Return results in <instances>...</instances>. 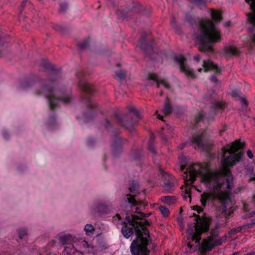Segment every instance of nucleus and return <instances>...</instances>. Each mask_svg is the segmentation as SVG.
Here are the masks:
<instances>
[{"instance_id":"72a5a7b5","label":"nucleus","mask_w":255,"mask_h":255,"mask_svg":"<svg viewBox=\"0 0 255 255\" xmlns=\"http://www.w3.org/2000/svg\"><path fill=\"white\" fill-rule=\"evenodd\" d=\"M19 237L22 239L25 236L27 235V231L25 229H20L19 231Z\"/></svg>"},{"instance_id":"13d9d810","label":"nucleus","mask_w":255,"mask_h":255,"mask_svg":"<svg viewBox=\"0 0 255 255\" xmlns=\"http://www.w3.org/2000/svg\"><path fill=\"white\" fill-rule=\"evenodd\" d=\"M116 216L119 220L121 219V217L119 214H117Z\"/></svg>"},{"instance_id":"2f4dec72","label":"nucleus","mask_w":255,"mask_h":255,"mask_svg":"<svg viewBox=\"0 0 255 255\" xmlns=\"http://www.w3.org/2000/svg\"><path fill=\"white\" fill-rule=\"evenodd\" d=\"M184 199L186 200H187L188 198H189V201L191 202V195L190 188H186L185 193L183 195Z\"/></svg>"},{"instance_id":"e2e57ef3","label":"nucleus","mask_w":255,"mask_h":255,"mask_svg":"<svg viewBox=\"0 0 255 255\" xmlns=\"http://www.w3.org/2000/svg\"><path fill=\"white\" fill-rule=\"evenodd\" d=\"M188 247H190V248H191V245H190V244H188Z\"/></svg>"},{"instance_id":"bf43d9fd","label":"nucleus","mask_w":255,"mask_h":255,"mask_svg":"<svg viewBox=\"0 0 255 255\" xmlns=\"http://www.w3.org/2000/svg\"><path fill=\"white\" fill-rule=\"evenodd\" d=\"M27 0H23L22 5L23 6L27 2Z\"/></svg>"},{"instance_id":"680f3d73","label":"nucleus","mask_w":255,"mask_h":255,"mask_svg":"<svg viewBox=\"0 0 255 255\" xmlns=\"http://www.w3.org/2000/svg\"><path fill=\"white\" fill-rule=\"evenodd\" d=\"M202 70V69L201 68H199L198 69V71L199 72H201Z\"/></svg>"},{"instance_id":"473e14b6","label":"nucleus","mask_w":255,"mask_h":255,"mask_svg":"<svg viewBox=\"0 0 255 255\" xmlns=\"http://www.w3.org/2000/svg\"><path fill=\"white\" fill-rule=\"evenodd\" d=\"M78 46L82 49L88 47L89 46V41L88 40H86L84 41L80 42L78 44Z\"/></svg>"},{"instance_id":"cd10ccee","label":"nucleus","mask_w":255,"mask_h":255,"mask_svg":"<svg viewBox=\"0 0 255 255\" xmlns=\"http://www.w3.org/2000/svg\"><path fill=\"white\" fill-rule=\"evenodd\" d=\"M134 194L132 195L130 194H127L128 202L132 205L135 206L137 204V202L134 199Z\"/></svg>"},{"instance_id":"0e129e2a","label":"nucleus","mask_w":255,"mask_h":255,"mask_svg":"<svg viewBox=\"0 0 255 255\" xmlns=\"http://www.w3.org/2000/svg\"><path fill=\"white\" fill-rule=\"evenodd\" d=\"M158 111H156V114H157Z\"/></svg>"},{"instance_id":"7c9ffc66","label":"nucleus","mask_w":255,"mask_h":255,"mask_svg":"<svg viewBox=\"0 0 255 255\" xmlns=\"http://www.w3.org/2000/svg\"><path fill=\"white\" fill-rule=\"evenodd\" d=\"M126 74H127V73L126 71H119L116 72V78L119 80H122L125 78Z\"/></svg>"},{"instance_id":"49530a36","label":"nucleus","mask_w":255,"mask_h":255,"mask_svg":"<svg viewBox=\"0 0 255 255\" xmlns=\"http://www.w3.org/2000/svg\"><path fill=\"white\" fill-rule=\"evenodd\" d=\"M195 1L199 4H202L205 3L204 0H195Z\"/></svg>"},{"instance_id":"a211bd4d","label":"nucleus","mask_w":255,"mask_h":255,"mask_svg":"<svg viewBox=\"0 0 255 255\" xmlns=\"http://www.w3.org/2000/svg\"><path fill=\"white\" fill-rule=\"evenodd\" d=\"M149 79L150 80H153L156 82L157 87H159V84H163L166 88H169L170 86L169 84L165 80H158L157 76L154 73H150L149 74Z\"/></svg>"},{"instance_id":"f257e3e1","label":"nucleus","mask_w":255,"mask_h":255,"mask_svg":"<svg viewBox=\"0 0 255 255\" xmlns=\"http://www.w3.org/2000/svg\"><path fill=\"white\" fill-rule=\"evenodd\" d=\"M236 155H231L224 161V166L220 171H211L204 169L199 164H193L187 169L189 175H187V179L185 180L186 185L192 184L196 179L198 175H200L202 182L206 186L212 184V190L210 192H204L201 195L200 202L202 206L206 205L207 201L211 198L212 201L219 200L225 201L228 197L227 194L221 190L224 184V179L223 175L228 176L230 171L227 168V165L232 164V160Z\"/></svg>"},{"instance_id":"0eeeda50","label":"nucleus","mask_w":255,"mask_h":255,"mask_svg":"<svg viewBox=\"0 0 255 255\" xmlns=\"http://www.w3.org/2000/svg\"><path fill=\"white\" fill-rule=\"evenodd\" d=\"M222 244V240L218 237L215 231H212L209 237L204 239L200 246V251L205 253L211 251L214 247Z\"/></svg>"},{"instance_id":"bb28decb","label":"nucleus","mask_w":255,"mask_h":255,"mask_svg":"<svg viewBox=\"0 0 255 255\" xmlns=\"http://www.w3.org/2000/svg\"><path fill=\"white\" fill-rule=\"evenodd\" d=\"M138 189V185L133 181L129 182V190L131 193L135 194Z\"/></svg>"},{"instance_id":"3c124183","label":"nucleus","mask_w":255,"mask_h":255,"mask_svg":"<svg viewBox=\"0 0 255 255\" xmlns=\"http://www.w3.org/2000/svg\"><path fill=\"white\" fill-rule=\"evenodd\" d=\"M87 101L88 102L89 106H91L92 107H94L93 104L89 100H87Z\"/></svg>"},{"instance_id":"4be33fe9","label":"nucleus","mask_w":255,"mask_h":255,"mask_svg":"<svg viewBox=\"0 0 255 255\" xmlns=\"http://www.w3.org/2000/svg\"><path fill=\"white\" fill-rule=\"evenodd\" d=\"M172 108L169 103L168 98L167 97L165 102L164 107L163 110V113L166 116L171 113Z\"/></svg>"},{"instance_id":"c03bdc74","label":"nucleus","mask_w":255,"mask_h":255,"mask_svg":"<svg viewBox=\"0 0 255 255\" xmlns=\"http://www.w3.org/2000/svg\"><path fill=\"white\" fill-rule=\"evenodd\" d=\"M251 40L252 43L255 46V33L251 37Z\"/></svg>"},{"instance_id":"603ef678","label":"nucleus","mask_w":255,"mask_h":255,"mask_svg":"<svg viewBox=\"0 0 255 255\" xmlns=\"http://www.w3.org/2000/svg\"><path fill=\"white\" fill-rule=\"evenodd\" d=\"M244 255H255V252H251Z\"/></svg>"},{"instance_id":"8fccbe9b","label":"nucleus","mask_w":255,"mask_h":255,"mask_svg":"<svg viewBox=\"0 0 255 255\" xmlns=\"http://www.w3.org/2000/svg\"><path fill=\"white\" fill-rule=\"evenodd\" d=\"M230 24H231L230 21H227L224 24V26H226V27H228V26H229L230 25Z\"/></svg>"},{"instance_id":"c9c22d12","label":"nucleus","mask_w":255,"mask_h":255,"mask_svg":"<svg viewBox=\"0 0 255 255\" xmlns=\"http://www.w3.org/2000/svg\"><path fill=\"white\" fill-rule=\"evenodd\" d=\"M61 100L65 104H67L71 100V98L69 96H65L61 98Z\"/></svg>"},{"instance_id":"6ab92c4d","label":"nucleus","mask_w":255,"mask_h":255,"mask_svg":"<svg viewBox=\"0 0 255 255\" xmlns=\"http://www.w3.org/2000/svg\"><path fill=\"white\" fill-rule=\"evenodd\" d=\"M76 250L75 247L72 244H69L66 245L63 252V255H73L75 253Z\"/></svg>"},{"instance_id":"393cba45","label":"nucleus","mask_w":255,"mask_h":255,"mask_svg":"<svg viewBox=\"0 0 255 255\" xmlns=\"http://www.w3.org/2000/svg\"><path fill=\"white\" fill-rule=\"evenodd\" d=\"M225 52L227 55H237L239 53V50L236 47L230 46L226 48Z\"/></svg>"},{"instance_id":"aec40b11","label":"nucleus","mask_w":255,"mask_h":255,"mask_svg":"<svg viewBox=\"0 0 255 255\" xmlns=\"http://www.w3.org/2000/svg\"><path fill=\"white\" fill-rule=\"evenodd\" d=\"M121 231L124 236L127 239L129 238L133 234L132 229L127 225L123 227Z\"/></svg>"},{"instance_id":"58836bf2","label":"nucleus","mask_w":255,"mask_h":255,"mask_svg":"<svg viewBox=\"0 0 255 255\" xmlns=\"http://www.w3.org/2000/svg\"><path fill=\"white\" fill-rule=\"evenodd\" d=\"M241 230H242V228L241 227H238L237 228H235L234 229L230 231V233L231 234H235L237 233L240 232L241 231Z\"/></svg>"},{"instance_id":"37998d69","label":"nucleus","mask_w":255,"mask_h":255,"mask_svg":"<svg viewBox=\"0 0 255 255\" xmlns=\"http://www.w3.org/2000/svg\"><path fill=\"white\" fill-rule=\"evenodd\" d=\"M194 59L197 62H199L201 59V56L199 54H197L194 56Z\"/></svg>"},{"instance_id":"69168bd1","label":"nucleus","mask_w":255,"mask_h":255,"mask_svg":"<svg viewBox=\"0 0 255 255\" xmlns=\"http://www.w3.org/2000/svg\"><path fill=\"white\" fill-rule=\"evenodd\" d=\"M254 198L255 199V195L254 196Z\"/></svg>"},{"instance_id":"ddd939ff","label":"nucleus","mask_w":255,"mask_h":255,"mask_svg":"<svg viewBox=\"0 0 255 255\" xmlns=\"http://www.w3.org/2000/svg\"><path fill=\"white\" fill-rule=\"evenodd\" d=\"M127 9H125L126 12L130 11L133 13H139L141 11V5L137 2H134L132 0H129L127 5Z\"/></svg>"},{"instance_id":"5701e85b","label":"nucleus","mask_w":255,"mask_h":255,"mask_svg":"<svg viewBox=\"0 0 255 255\" xmlns=\"http://www.w3.org/2000/svg\"><path fill=\"white\" fill-rule=\"evenodd\" d=\"M161 199L162 202L168 204H174L176 201L175 197L171 196H163L161 197Z\"/></svg>"},{"instance_id":"39448f33","label":"nucleus","mask_w":255,"mask_h":255,"mask_svg":"<svg viewBox=\"0 0 255 255\" xmlns=\"http://www.w3.org/2000/svg\"><path fill=\"white\" fill-rule=\"evenodd\" d=\"M193 216L196 217V223L189 225L187 233L192 241L198 243L201 240L202 233L209 230L210 220L204 214L202 216L194 214Z\"/></svg>"},{"instance_id":"c756f323","label":"nucleus","mask_w":255,"mask_h":255,"mask_svg":"<svg viewBox=\"0 0 255 255\" xmlns=\"http://www.w3.org/2000/svg\"><path fill=\"white\" fill-rule=\"evenodd\" d=\"M84 230L86 231V234L89 236L93 233L94 228L92 225L87 224L85 226Z\"/></svg>"},{"instance_id":"9d476101","label":"nucleus","mask_w":255,"mask_h":255,"mask_svg":"<svg viewBox=\"0 0 255 255\" xmlns=\"http://www.w3.org/2000/svg\"><path fill=\"white\" fill-rule=\"evenodd\" d=\"M250 5L252 12L247 13L248 21L251 24L248 29L250 31L255 30V0H246Z\"/></svg>"},{"instance_id":"de8ad7c7","label":"nucleus","mask_w":255,"mask_h":255,"mask_svg":"<svg viewBox=\"0 0 255 255\" xmlns=\"http://www.w3.org/2000/svg\"><path fill=\"white\" fill-rule=\"evenodd\" d=\"M151 214V213H148L147 214H145L144 213H141V216L143 217H147L150 216Z\"/></svg>"},{"instance_id":"6e6552de","label":"nucleus","mask_w":255,"mask_h":255,"mask_svg":"<svg viewBox=\"0 0 255 255\" xmlns=\"http://www.w3.org/2000/svg\"><path fill=\"white\" fill-rule=\"evenodd\" d=\"M130 113L126 116L124 120H120V124L126 129L131 130L133 128V123L137 122V120L135 119L134 121L132 120L133 117L138 119L140 116L137 111H136L134 107L130 108L129 109Z\"/></svg>"},{"instance_id":"a878e982","label":"nucleus","mask_w":255,"mask_h":255,"mask_svg":"<svg viewBox=\"0 0 255 255\" xmlns=\"http://www.w3.org/2000/svg\"><path fill=\"white\" fill-rule=\"evenodd\" d=\"M158 209L160 212L161 214L165 217H168L170 214V211L168 208L162 206H160L158 207Z\"/></svg>"},{"instance_id":"79ce46f5","label":"nucleus","mask_w":255,"mask_h":255,"mask_svg":"<svg viewBox=\"0 0 255 255\" xmlns=\"http://www.w3.org/2000/svg\"><path fill=\"white\" fill-rule=\"evenodd\" d=\"M247 155L248 156V157L250 158V159H252L253 158L254 156H253V154L252 152V151L251 150H248V151H247Z\"/></svg>"},{"instance_id":"dca6fc26","label":"nucleus","mask_w":255,"mask_h":255,"mask_svg":"<svg viewBox=\"0 0 255 255\" xmlns=\"http://www.w3.org/2000/svg\"><path fill=\"white\" fill-rule=\"evenodd\" d=\"M203 134L193 135L192 142L196 144L199 148L205 149H206V145L203 142Z\"/></svg>"},{"instance_id":"7ed1b4c3","label":"nucleus","mask_w":255,"mask_h":255,"mask_svg":"<svg viewBox=\"0 0 255 255\" xmlns=\"http://www.w3.org/2000/svg\"><path fill=\"white\" fill-rule=\"evenodd\" d=\"M198 30L200 33H194L193 39L199 44L201 52H212L213 49L211 44L221 41V31L216 28L212 21L207 19L201 20Z\"/></svg>"},{"instance_id":"2eb2a0df","label":"nucleus","mask_w":255,"mask_h":255,"mask_svg":"<svg viewBox=\"0 0 255 255\" xmlns=\"http://www.w3.org/2000/svg\"><path fill=\"white\" fill-rule=\"evenodd\" d=\"M78 86L80 89L86 94H91L93 91L92 86L87 83L84 80V79H79Z\"/></svg>"},{"instance_id":"a18cd8bd","label":"nucleus","mask_w":255,"mask_h":255,"mask_svg":"<svg viewBox=\"0 0 255 255\" xmlns=\"http://www.w3.org/2000/svg\"><path fill=\"white\" fill-rule=\"evenodd\" d=\"M223 106V105L222 103H217L215 104V107L217 108H222Z\"/></svg>"},{"instance_id":"338daca9","label":"nucleus","mask_w":255,"mask_h":255,"mask_svg":"<svg viewBox=\"0 0 255 255\" xmlns=\"http://www.w3.org/2000/svg\"><path fill=\"white\" fill-rule=\"evenodd\" d=\"M165 255H166V254H165Z\"/></svg>"},{"instance_id":"20e7f679","label":"nucleus","mask_w":255,"mask_h":255,"mask_svg":"<svg viewBox=\"0 0 255 255\" xmlns=\"http://www.w3.org/2000/svg\"><path fill=\"white\" fill-rule=\"evenodd\" d=\"M245 146V144L244 143H242L240 142L239 140H236L234 142H233L231 145H228V148L226 149H224L223 151V157L222 160V166L220 168V169L219 170H216L215 171H220L222 168L224 166V161L229 157L231 156V155H236V157H235L231 161H232V165H227V168L231 171V170L228 168V167L233 166L236 162L239 161L242 155L243 152L242 151H240L237 153H235L236 151H238L240 149H241L244 148ZM231 175V172H230V173L229 174V175H223L224 179L225 180V177H228L226 179V182L227 184V188L228 189H231L232 188V180L230 179V175ZM225 181H224V182Z\"/></svg>"},{"instance_id":"ea45409f","label":"nucleus","mask_w":255,"mask_h":255,"mask_svg":"<svg viewBox=\"0 0 255 255\" xmlns=\"http://www.w3.org/2000/svg\"><path fill=\"white\" fill-rule=\"evenodd\" d=\"M231 95L234 97H237L239 96V91L238 90L233 91L231 93Z\"/></svg>"},{"instance_id":"052dcab7","label":"nucleus","mask_w":255,"mask_h":255,"mask_svg":"<svg viewBox=\"0 0 255 255\" xmlns=\"http://www.w3.org/2000/svg\"><path fill=\"white\" fill-rule=\"evenodd\" d=\"M138 209L137 208H136V210H135V212H136V213H139V214H141V213H142L138 212Z\"/></svg>"},{"instance_id":"f704fd0d","label":"nucleus","mask_w":255,"mask_h":255,"mask_svg":"<svg viewBox=\"0 0 255 255\" xmlns=\"http://www.w3.org/2000/svg\"><path fill=\"white\" fill-rule=\"evenodd\" d=\"M68 5L67 3H61L60 5L59 11L60 12H64L67 9Z\"/></svg>"},{"instance_id":"412c9836","label":"nucleus","mask_w":255,"mask_h":255,"mask_svg":"<svg viewBox=\"0 0 255 255\" xmlns=\"http://www.w3.org/2000/svg\"><path fill=\"white\" fill-rule=\"evenodd\" d=\"M246 175L249 177V182L255 181V172L253 166H249L247 168Z\"/></svg>"},{"instance_id":"4c0bfd02","label":"nucleus","mask_w":255,"mask_h":255,"mask_svg":"<svg viewBox=\"0 0 255 255\" xmlns=\"http://www.w3.org/2000/svg\"><path fill=\"white\" fill-rule=\"evenodd\" d=\"M193 209L194 210H196L198 213H201L203 210V208L197 205L193 206Z\"/></svg>"},{"instance_id":"e433bc0d","label":"nucleus","mask_w":255,"mask_h":255,"mask_svg":"<svg viewBox=\"0 0 255 255\" xmlns=\"http://www.w3.org/2000/svg\"><path fill=\"white\" fill-rule=\"evenodd\" d=\"M204 115L203 114V113H199L197 116L196 117V121L197 122H200L201 120H202L204 117Z\"/></svg>"},{"instance_id":"a19ab883","label":"nucleus","mask_w":255,"mask_h":255,"mask_svg":"<svg viewBox=\"0 0 255 255\" xmlns=\"http://www.w3.org/2000/svg\"><path fill=\"white\" fill-rule=\"evenodd\" d=\"M210 80L213 83H217L218 82L217 78L214 75L211 77Z\"/></svg>"},{"instance_id":"f3484780","label":"nucleus","mask_w":255,"mask_h":255,"mask_svg":"<svg viewBox=\"0 0 255 255\" xmlns=\"http://www.w3.org/2000/svg\"><path fill=\"white\" fill-rule=\"evenodd\" d=\"M174 186L175 181L172 177L169 176L168 180H165L164 188L166 192L172 193L174 190Z\"/></svg>"},{"instance_id":"f03ea898","label":"nucleus","mask_w":255,"mask_h":255,"mask_svg":"<svg viewBox=\"0 0 255 255\" xmlns=\"http://www.w3.org/2000/svg\"><path fill=\"white\" fill-rule=\"evenodd\" d=\"M126 220L129 225L134 228L137 239L133 241L130 246V251L133 255H148L147 250L148 240L149 237L148 230L146 226H148L150 222L136 215L127 216Z\"/></svg>"},{"instance_id":"5fc2aeb1","label":"nucleus","mask_w":255,"mask_h":255,"mask_svg":"<svg viewBox=\"0 0 255 255\" xmlns=\"http://www.w3.org/2000/svg\"><path fill=\"white\" fill-rule=\"evenodd\" d=\"M243 103H244L245 105H248V101H247V99H243Z\"/></svg>"},{"instance_id":"c85d7f7f","label":"nucleus","mask_w":255,"mask_h":255,"mask_svg":"<svg viewBox=\"0 0 255 255\" xmlns=\"http://www.w3.org/2000/svg\"><path fill=\"white\" fill-rule=\"evenodd\" d=\"M154 138V136H153V134H151L150 136V137L149 142V145H148L149 150L153 153H155V149H154V144L153 143V140Z\"/></svg>"},{"instance_id":"f8f14e48","label":"nucleus","mask_w":255,"mask_h":255,"mask_svg":"<svg viewBox=\"0 0 255 255\" xmlns=\"http://www.w3.org/2000/svg\"><path fill=\"white\" fill-rule=\"evenodd\" d=\"M202 66L204 68V71L205 72H206L208 71L212 70L215 71L216 73H221V70L218 68V65L214 64L212 61H211L210 60H204Z\"/></svg>"},{"instance_id":"1a4fd4ad","label":"nucleus","mask_w":255,"mask_h":255,"mask_svg":"<svg viewBox=\"0 0 255 255\" xmlns=\"http://www.w3.org/2000/svg\"><path fill=\"white\" fill-rule=\"evenodd\" d=\"M175 60L180 65V70L184 72L188 78L194 79L195 78L193 71L187 67L185 64L186 59L181 55H176L175 57Z\"/></svg>"},{"instance_id":"09e8293b","label":"nucleus","mask_w":255,"mask_h":255,"mask_svg":"<svg viewBox=\"0 0 255 255\" xmlns=\"http://www.w3.org/2000/svg\"><path fill=\"white\" fill-rule=\"evenodd\" d=\"M83 73L82 72H80L77 73V74H76V76H77L78 78H80L79 76H80V75L83 76Z\"/></svg>"},{"instance_id":"423d86ee","label":"nucleus","mask_w":255,"mask_h":255,"mask_svg":"<svg viewBox=\"0 0 255 255\" xmlns=\"http://www.w3.org/2000/svg\"><path fill=\"white\" fill-rule=\"evenodd\" d=\"M51 79L48 81L41 80L34 83L33 87L35 88L34 93L37 96L44 95L49 100L50 108L53 110L56 107L59 101L54 93L51 84Z\"/></svg>"},{"instance_id":"b1692460","label":"nucleus","mask_w":255,"mask_h":255,"mask_svg":"<svg viewBox=\"0 0 255 255\" xmlns=\"http://www.w3.org/2000/svg\"><path fill=\"white\" fill-rule=\"evenodd\" d=\"M211 16L213 21L215 22L220 21L222 19L221 14L219 11L212 10Z\"/></svg>"},{"instance_id":"9b49d317","label":"nucleus","mask_w":255,"mask_h":255,"mask_svg":"<svg viewBox=\"0 0 255 255\" xmlns=\"http://www.w3.org/2000/svg\"><path fill=\"white\" fill-rule=\"evenodd\" d=\"M137 46L146 54L150 55L153 51L151 46L148 45L146 43L145 34H143L141 36L139 40Z\"/></svg>"},{"instance_id":"4468645a","label":"nucleus","mask_w":255,"mask_h":255,"mask_svg":"<svg viewBox=\"0 0 255 255\" xmlns=\"http://www.w3.org/2000/svg\"><path fill=\"white\" fill-rule=\"evenodd\" d=\"M56 240H58L59 243L62 245L67 244V245L69 244H72L74 238L69 234H65L61 233L58 235L56 238Z\"/></svg>"},{"instance_id":"4d7b16f0","label":"nucleus","mask_w":255,"mask_h":255,"mask_svg":"<svg viewBox=\"0 0 255 255\" xmlns=\"http://www.w3.org/2000/svg\"><path fill=\"white\" fill-rule=\"evenodd\" d=\"M157 118L160 120H163V117L160 115H157Z\"/></svg>"},{"instance_id":"6e6d98bb","label":"nucleus","mask_w":255,"mask_h":255,"mask_svg":"<svg viewBox=\"0 0 255 255\" xmlns=\"http://www.w3.org/2000/svg\"><path fill=\"white\" fill-rule=\"evenodd\" d=\"M28 86H29L28 85H25L22 84V85H21V89H24V88H26V87H27Z\"/></svg>"},{"instance_id":"864d4df0","label":"nucleus","mask_w":255,"mask_h":255,"mask_svg":"<svg viewBox=\"0 0 255 255\" xmlns=\"http://www.w3.org/2000/svg\"><path fill=\"white\" fill-rule=\"evenodd\" d=\"M51 76L52 77H54L55 78H57V75L56 74L55 72H53L51 74Z\"/></svg>"}]
</instances>
